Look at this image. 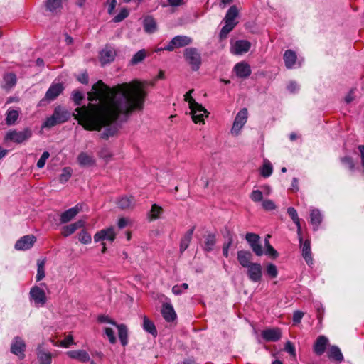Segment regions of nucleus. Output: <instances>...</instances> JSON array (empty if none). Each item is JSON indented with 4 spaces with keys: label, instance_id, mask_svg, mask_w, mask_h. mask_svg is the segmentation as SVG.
<instances>
[{
    "label": "nucleus",
    "instance_id": "61",
    "mask_svg": "<svg viewBox=\"0 0 364 364\" xmlns=\"http://www.w3.org/2000/svg\"><path fill=\"white\" fill-rule=\"evenodd\" d=\"M73 342V338L72 336H68L65 339L62 340L59 343V346L63 348H68L70 345H71Z\"/></svg>",
    "mask_w": 364,
    "mask_h": 364
},
{
    "label": "nucleus",
    "instance_id": "1",
    "mask_svg": "<svg viewBox=\"0 0 364 364\" xmlns=\"http://www.w3.org/2000/svg\"><path fill=\"white\" fill-rule=\"evenodd\" d=\"M146 96L144 84L139 80L118 84L113 87L99 80L87 93L90 102L98 103L76 108L75 118L86 130L100 131L104 128L100 136L107 139L118 130L114 122L117 119L125 120L134 110L142 109Z\"/></svg>",
    "mask_w": 364,
    "mask_h": 364
},
{
    "label": "nucleus",
    "instance_id": "31",
    "mask_svg": "<svg viewBox=\"0 0 364 364\" xmlns=\"http://www.w3.org/2000/svg\"><path fill=\"white\" fill-rule=\"evenodd\" d=\"M144 31L148 33H153L156 31L157 25L156 21L151 16H146L143 21Z\"/></svg>",
    "mask_w": 364,
    "mask_h": 364
},
{
    "label": "nucleus",
    "instance_id": "6",
    "mask_svg": "<svg viewBox=\"0 0 364 364\" xmlns=\"http://www.w3.org/2000/svg\"><path fill=\"white\" fill-rule=\"evenodd\" d=\"M30 299L36 306H43L47 301L46 295L43 289L38 286L33 287L29 292Z\"/></svg>",
    "mask_w": 364,
    "mask_h": 364
},
{
    "label": "nucleus",
    "instance_id": "64",
    "mask_svg": "<svg viewBox=\"0 0 364 364\" xmlns=\"http://www.w3.org/2000/svg\"><path fill=\"white\" fill-rule=\"evenodd\" d=\"M358 148L360 153L361 166L363 173H364V145H359Z\"/></svg>",
    "mask_w": 364,
    "mask_h": 364
},
{
    "label": "nucleus",
    "instance_id": "5",
    "mask_svg": "<svg viewBox=\"0 0 364 364\" xmlns=\"http://www.w3.org/2000/svg\"><path fill=\"white\" fill-rule=\"evenodd\" d=\"M247 115L248 112L246 108H242L240 112L237 114L232 129H231V133L234 135H238L242 129V128L244 127V125L246 124L247 120Z\"/></svg>",
    "mask_w": 364,
    "mask_h": 364
},
{
    "label": "nucleus",
    "instance_id": "41",
    "mask_svg": "<svg viewBox=\"0 0 364 364\" xmlns=\"http://www.w3.org/2000/svg\"><path fill=\"white\" fill-rule=\"evenodd\" d=\"M147 55L146 50L142 49L139 50L136 54L134 55L131 59L129 64L132 65H137L142 62Z\"/></svg>",
    "mask_w": 364,
    "mask_h": 364
},
{
    "label": "nucleus",
    "instance_id": "48",
    "mask_svg": "<svg viewBox=\"0 0 364 364\" xmlns=\"http://www.w3.org/2000/svg\"><path fill=\"white\" fill-rule=\"evenodd\" d=\"M161 213H162L161 207L157 205L156 204L152 205L151 212H150V219L156 220V219L159 218V217Z\"/></svg>",
    "mask_w": 364,
    "mask_h": 364
},
{
    "label": "nucleus",
    "instance_id": "59",
    "mask_svg": "<svg viewBox=\"0 0 364 364\" xmlns=\"http://www.w3.org/2000/svg\"><path fill=\"white\" fill-rule=\"evenodd\" d=\"M264 253L272 259H276L279 256L277 251L272 245L266 248Z\"/></svg>",
    "mask_w": 364,
    "mask_h": 364
},
{
    "label": "nucleus",
    "instance_id": "17",
    "mask_svg": "<svg viewBox=\"0 0 364 364\" xmlns=\"http://www.w3.org/2000/svg\"><path fill=\"white\" fill-rule=\"evenodd\" d=\"M116 56L115 50L107 46L100 53V60L102 65H105L112 62Z\"/></svg>",
    "mask_w": 364,
    "mask_h": 364
},
{
    "label": "nucleus",
    "instance_id": "51",
    "mask_svg": "<svg viewBox=\"0 0 364 364\" xmlns=\"http://www.w3.org/2000/svg\"><path fill=\"white\" fill-rule=\"evenodd\" d=\"M237 15H238V10H237V7L235 6H232L228 10L225 18L235 20V18L237 16Z\"/></svg>",
    "mask_w": 364,
    "mask_h": 364
},
{
    "label": "nucleus",
    "instance_id": "39",
    "mask_svg": "<svg viewBox=\"0 0 364 364\" xmlns=\"http://www.w3.org/2000/svg\"><path fill=\"white\" fill-rule=\"evenodd\" d=\"M19 117V112L16 109H8L6 114L5 122L9 126L15 124Z\"/></svg>",
    "mask_w": 364,
    "mask_h": 364
},
{
    "label": "nucleus",
    "instance_id": "57",
    "mask_svg": "<svg viewBox=\"0 0 364 364\" xmlns=\"http://www.w3.org/2000/svg\"><path fill=\"white\" fill-rule=\"evenodd\" d=\"M193 92V90H189L188 92H186L184 95V100L186 102L188 103L189 107H193L194 105H196L198 103L196 102V100L192 97V92Z\"/></svg>",
    "mask_w": 364,
    "mask_h": 364
},
{
    "label": "nucleus",
    "instance_id": "20",
    "mask_svg": "<svg viewBox=\"0 0 364 364\" xmlns=\"http://www.w3.org/2000/svg\"><path fill=\"white\" fill-rule=\"evenodd\" d=\"M233 70L236 75L240 78H247L251 74V69L250 65L245 62L237 63L234 66Z\"/></svg>",
    "mask_w": 364,
    "mask_h": 364
},
{
    "label": "nucleus",
    "instance_id": "15",
    "mask_svg": "<svg viewBox=\"0 0 364 364\" xmlns=\"http://www.w3.org/2000/svg\"><path fill=\"white\" fill-rule=\"evenodd\" d=\"M82 209V204L78 203L75 206L61 213L60 220L61 223H67L72 220Z\"/></svg>",
    "mask_w": 364,
    "mask_h": 364
},
{
    "label": "nucleus",
    "instance_id": "58",
    "mask_svg": "<svg viewBox=\"0 0 364 364\" xmlns=\"http://www.w3.org/2000/svg\"><path fill=\"white\" fill-rule=\"evenodd\" d=\"M286 352L289 353L291 356H296V349L294 344L291 341H287L284 346Z\"/></svg>",
    "mask_w": 364,
    "mask_h": 364
},
{
    "label": "nucleus",
    "instance_id": "29",
    "mask_svg": "<svg viewBox=\"0 0 364 364\" xmlns=\"http://www.w3.org/2000/svg\"><path fill=\"white\" fill-rule=\"evenodd\" d=\"M284 60L285 66L288 69H291L296 64V55L292 50H287L284 54Z\"/></svg>",
    "mask_w": 364,
    "mask_h": 364
},
{
    "label": "nucleus",
    "instance_id": "36",
    "mask_svg": "<svg viewBox=\"0 0 364 364\" xmlns=\"http://www.w3.org/2000/svg\"><path fill=\"white\" fill-rule=\"evenodd\" d=\"M118 329V336L120 342L123 346H125L128 343V330L124 324L116 325Z\"/></svg>",
    "mask_w": 364,
    "mask_h": 364
},
{
    "label": "nucleus",
    "instance_id": "25",
    "mask_svg": "<svg viewBox=\"0 0 364 364\" xmlns=\"http://www.w3.org/2000/svg\"><path fill=\"white\" fill-rule=\"evenodd\" d=\"M328 340L324 336H320L316 339L314 346V350L317 355H321L326 350L328 345Z\"/></svg>",
    "mask_w": 364,
    "mask_h": 364
},
{
    "label": "nucleus",
    "instance_id": "63",
    "mask_svg": "<svg viewBox=\"0 0 364 364\" xmlns=\"http://www.w3.org/2000/svg\"><path fill=\"white\" fill-rule=\"evenodd\" d=\"M355 89H351L349 91V92L346 95L345 102L347 104L350 103L351 102H353L355 100Z\"/></svg>",
    "mask_w": 364,
    "mask_h": 364
},
{
    "label": "nucleus",
    "instance_id": "9",
    "mask_svg": "<svg viewBox=\"0 0 364 364\" xmlns=\"http://www.w3.org/2000/svg\"><path fill=\"white\" fill-rule=\"evenodd\" d=\"M26 346L24 340L19 336H16L11 341L10 349L13 354L20 358H23L25 357L24 352L26 350Z\"/></svg>",
    "mask_w": 364,
    "mask_h": 364
},
{
    "label": "nucleus",
    "instance_id": "2",
    "mask_svg": "<svg viewBox=\"0 0 364 364\" xmlns=\"http://www.w3.org/2000/svg\"><path fill=\"white\" fill-rule=\"evenodd\" d=\"M70 117V113L65 108L58 106L55 108L53 114L43 122V128H51L57 124L67 122Z\"/></svg>",
    "mask_w": 364,
    "mask_h": 364
},
{
    "label": "nucleus",
    "instance_id": "10",
    "mask_svg": "<svg viewBox=\"0 0 364 364\" xmlns=\"http://www.w3.org/2000/svg\"><path fill=\"white\" fill-rule=\"evenodd\" d=\"M193 121L195 123H200L204 122V117H208V112L202 105L196 103L193 107H189Z\"/></svg>",
    "mask_w": 364,
    "mask_h": 364
},
{
    "label": "nucleus",
    "instance_id": "54",
    "mask_svg": "<svg viewBox=\"0 0 364 364\" xmlns=\"http://www.w3.org/2000/svg\"><path fill=\"white\" fill-rule=\"evenodd\" d=\"M104 332H105V335L107 336L109 342L112 344H114L117 341V339L114 336V331L111 328L105 327L104 328Z\"/></svg>",
    "mask_w": 364,
    "mask_h": 364
},
{
    "label": "nucleus",
    "instance_id": "49",
    "mask_svg": "<svg viewBox=\"0 0 364 364\" xmlns=\"http://www.w3.org/2000/svg\"><path fill=\"white\" fill-rule=\"evenodd\" d=\"M250 198L252 201H254L255 203L262 202L263 201V200H262L263 199V193L259 190H254L251 193Z\"/></svg>",
    "mask_w": 364,
    "mask_h": 364
},
{
    "label": "nucleus",
    "instance_id": "47",
    "mask_svg": "<svg viewBox=\"0 0 364 364\" xmlns=\"http://www.w3.org/2000/svg\"><path fill=\"white\" fill-rule=\"evenodd\" d=\"M79 241L82 244H89L92 241V237L90 234H89L86 230H82L78 235Z\"/></svg>",
    "mask_w": 364,
    "mask_h": 364
},
{
    "label": "nucleus",
    "instance_id": "7",
    "mask_svg": "<svg viewBox=\"0 0 364 364\" xmlns=\"http://www.w3.org/2000/svg\"><path fill=\"white\" fill-rule=\"evenodd\" d=\"M245 239L249 243L253 252L257 256H262L264 254L262 245L260 242V237L258 235L255 233H247Z\"/></svg>",
    "mask_w": 364,
    "mask_h": 364
},
{
    "label": "nucleus",
    "instance_id": "50",
    "mask_svg": "<svg viewBox=\"0 0 364 364\" xmlns=\"http://www.w3.org/2000/svg\"><path fill=\"white\" fill-rule=\"evenodd\" d=\"M84 98L83 94L79 90H74L72 92V100L77 105H80L82 100Z\"/></svg>",
    "mask_w": 364,
    "mask_h": 364
},
{
    "label": "nucleus",
    "instance_id": "4",
    "mask_svg": "<svg viewBox=\"0 0 364 364\" xmlns=\"http://www.w3.org/2000/svg\"><path fill=\"white\" fill-rule=\"evenodd\" d=\"M184 58L193 70H198L201 65L200 53L196 48H187L184 50Z\"/></svg>",
    "mask_w": 364,
    "mask_h": 364
},
{
    "label": "nucleus",
    "instance_id": "34",
    "mask_svg": "<svg viewBox=\"0 0 364 364\" xmlns=\"http://www.w3.org/2000/svg\"><path fill=\"white\" fill-rule=\"evenodd\" d=\"M16 76L14 73H10L5 74L4 76L3 88L5 90H10L16 84Z\"/></svg>",
    "mask_w": 364,
    "mask_h": 364
},
{
    "label": "nucleus",
    "instance_id": "33",
    "mask_svg": "<svg viewBox=\"0 0 364 364\" xmlns=\"http://www.w3.org/2000/svg\"><path fill=\"white\" fill-rule=\"evenodd\" d=\"M77 161L82 166H90L95 164V159L92 156L85 152H81L77 156Z\"/></svg>",
    "mask_w": 364,
    "mask_h": 364
},
{
    "label": "nucleus",
    "instance_id": "35",
    "mask_svg": "<svg viewBox=\"0 0 364 364\" xmlns=\"http://www.w3.org/2000/svg\"><path fill=\"white\" fill-rule=\"evenodd\" d=\"M194 232V228L188 230L184 236L182 237L180 243V250L181 252H184L189 246L191 241L192 236Z\"/></svg>",
    "mask_w": 364,
    "mask_h": 364
},
{
    "label": "nucleus",
    "instance_id": "12",
    "mask_svg": "<svg viewBox=\"0 0 364 364\" xmlns=\"http://www.w3.org/2000/svg\"><path fill=\"white\" fill-rule=\"evenodd\" d=\"M36 240V238L33 235H25L16 241L15 244V248L17 250H29L33 247Z\"/></svg>",
    "mask_w": 364,
    "mask_h": 364
},
{
    "label": "nucleus",
    "instance_id": "3",
    "mask_svg": "<svg viewBox=\"0 0 364 364\" xmlns=\"http://www.w3.org/2000/svg\"><path fill=\"white\" fill-rule=\"evenodd\" d=\"M31 136L32 131L28 127L22 130L10 129L6 133L4 141L20 144L26 142Z\"/></svg>",
    "mask_w": 364,
    "mask_h": 364
},
{
    "label": "nucleus",
    "instance_id": "42",
    "mask_svg": "<svg viewBox=\"0 0 364 364\" xmlns=\"http://www.w3.org/2000/svg\"><path fill=\"white\" fill-rule=\"evenodd\" d=\"M73 169L70 167H65L62 170V173L59 176V181L61 183H66L71 177Z\"/></svg>",
    "mask_w": 364,
    "mask_h": 364
},
{
    "label": "nucleus",
    "instance_id": "14",
    "mask_svg": "<svg viewBox=\"0 0 364 364\" xmlns=\"http://www.w3.org/2000/svg\"><path fill=\"white\" fill-rule=\"evenodd\" d=\"M36 356L39 364L52 363V353L43 345H40L36 348Z\"/></svg>",
    "mask_w": 364,
    "mask_h": 364
},
{
    "label": "nucleus",
    "instance_id": "56",
    "mask_svg": "<svg viewBox=\"0 0 364 364\" xmlns=\"http://www.w3.org/2000/svg\"><path fill=\"white\" fill-rule=\"evenodd\" d=\"M129 15V11L126 9H122L119 13L114 16L113 21L116 23L121 22Z\"/></svg>",
    "mask_w": 364,
    "mask_h": 364
},
{
    "label": "nucleus",
    "instance_id": "26",
    "mask_svg": "<svg viewBox=\"0 0 364 364\" xmlns=\"http://www.w3.org/2000/svg\"><path fill=\"white\" fill-rule=\"evenodd\" d=\"M135 204L136 200L133 196H122L117 202V206L122 210L133 208Z\"/></svg>",
    "mask_w": 364,
    "mask_h": 364
},
{
    "label": "nucleus",
    "instance_id": "53",
    "mask_svg": "<svg viewBox=\"0 0 364 364\" xmlns=\"http://www.w3.org/2000/svg\"><path fill=\"white\" fill-rule=\"evenodd\" d=\"M262 206L263 209L267 211L275 210L277 208L275 203L272 200L269 199L264 200L262 202Z\"/></svg>",
    "mask_w": 364,
    "mask_h": 364
},
{
    "label": "nucleus",
    "instance_id": "44",
    "mask_svg": "<svg viewBox=\"0 0 364 364\" xmlns=\"http://www.w3.org/2000/svg\"><path fill=\"white\" fill-rule=\"evenodd\" d=\"M45 263H46V262L44 259L38 260V262H37L38 269H37V274H36V281L37 282L42 280L45 277V270H44Z\"/></svg>",
    "mask_w": 364,
    "mask_h": 364
},
{
    "label": "nucleus",
    "instance_id": "45",
    "mask_svg": "<svg viewBox=\"0 0 364 364\" xmlns=\"http://www.w3.org/2000/svg\"><path fill=\"white\" fill-rule=\"evenodd\" d=\"M266 273L270 278H276L278 275L277 266L272 263H268L266 266Z\"/></svg>",
    "mask_w": 364,
    "mask_h": 364
},
{
    "label": "nucleus",
    "instance_id": "32",
    "mask_svg": "<svg viewBox=\"0 0 364 364\" xmlns=\"http://www.w3.org/2000/svg\"><path fill=\"white\" fill-rule=\"evenodd\" d=\"M46 9L52 14H57L62 8V0H46Z\"/></svg>",
    "mask_w": 364,
    "mask_h": 364
},
{
    "label": "nucleus",
    "instance_id": "11",
    "mask_svg": "<svg viewBox=\"0 0 364 364\" xmlns=\"http://www.w3.org/2000/svg\"><path fill=\"white\" fill-rule=\"evenodd\" d=\"M247 274L252 282H259L262 278V267L259 263H252L247 267Z\"/></svg>",
    "mask_w": 364,
    "mask_h": 364
},
{
    "label": "nucleus",
    "instance_id": "30",
    "mask_svg": "<svg viewBox=\"0 0 364 364\" xmlns=\"http://www.w3.org/2000/svg\"><path fill=\"white\" fill-rule=\"evenodd\" d=\"M310 218L311 223L314 226V230H317L323 219L321 211L318 209H312L311 211Z\"/></svg>",
    "mask_w": 364,
    "mask_h": 364
},
{
    "label": "nucleus",
    "instance_id": "8",
    "mask_svg": "<svg viewBox=\"0 0 364 364\" xmlns=\"http://www.w3.org/2000/svg\"><path fill=\"white\" fill-rule=\"evenodd\" d=\"M192 43V39L186 36H176L164 47L168 51H173L175 48L184 47Z\"/></svg>",
    "mask_w": 364,
    "mask_h": 364
},
{
    "label": "nucleus",
    "instance_id": "27",
    "mask_svg": "<svg viewBox=\"0 0 364 364\" xmlns=\"http://www.w3.org/2000/svg\"><path fill=\"white\" fill-rule=\"evenodd\" d=\"M301 252L302 256L305 259L306 264L311 267L313 264V258L311 255L310 240H306L301 245Z\"/></svg>",
    "mask_w": 364,
    "mask_h": 364
},
{
    "label": "nucleus",
    "instance_id": "21",
    "mask_svg": "<svg viewBox=\"0 0 364 364\" xmlns=\"http://www.w3.org/2000/svg\"><path fill=\"white\" fill-rule=\"evenodd\" d=\"M85 225V221L79 220L75 223L65 225L62 228L61 234L63 237H68L74 233L77 229L83 228Z\"/></svg>",
    "mask_w": 364,
    "mask_h": 364
},
{
    "label": "nucleus",
    "instance_id": "28",
    "mask_svg": "<svg viewBox=\"0 0 364 364\" xmlns=\"http://www.w3.org/2000/svg\"><path fill=\"white\" fill-rule=\"evenodd\" d=\"M287 213L291 217L294 223L296 224L297 227V234L299 235V240L301 245L302 244V237H301V227L299 221V218L298 217L297 212L294 208L289 207L287 209Z\"/></svg>",
    "mask_w": 364,
    "mask_h": 364
},
{
    "label": "nucleus",
    "instance_id": "38",
    "mask_svg": "<svg viewBox=\"0 0 364 364\" xmlns=\"http://www.w3.org/2000/svg\"><path fill=\"white\" fill-rule=\"evenodd\" d=\"M328 356L330 359H333L336 362L341 363L343 360V354L338 347L333 346L329 349Z\"/></svg>",
    "mask_w": 364,
    "mask_h": 364
},
{
    "label": "nucleus",
    "instance_id": "52",
    "mask_svg": "<svg viewBox=\"0 0 364 364\" xmlns=\"http://www.w3.org/2000/svg\"><path fill=\"white\" fill-rule=\"evenodd\" d=\"M235 28L234 25L226 24L222 28L220 33V38L221 39L225 38L228 34Z\"/></svg>",
    "mask_w": 364,
    "mask_h": 364
},
{
    "label": "nucleus",
    "instance_id": "46",
    "mask_svg": "<svg viewBox=\"0 0 364 364\" xmlns=\"http://www.w3.org/2000/svg\"><path fill=\"white\" fill-rule=\"evenodd\" d=\"M341 161L343 164V165L350 170V171H354L355 166V164L353 162V160L351 157L349 156H344L341 159Z\"/></svg>",
    "mask_w": 364,
    "mask_h": 364
},
{
    "label": "nucleus",
    "instance_id": "62",
    "mask_svg": "<svg viewBox=\"0 0 364 364\" xmlns=\"http://www.w3.org/2000/svg\"><path fill=\"white\" fill-rule=\"evenodd\" d=\"M287 90L291 93H295L299 90V86L296 82L291 81L287 85Z\"/></svg>",
    "mask_w": 364,
    "mask_h": 364
},
{
    "label": "nucleus",
    "instance_id": "23",
    "mask_svg": "<svg viewBox=\"0 0 364 364\" xmlns=\"http://www.w3.org/2000/svg\"><path fill=\"white\" fill-rule=\"evenodd\" d=\"M237 259L240 264L245 268H247L253 262H252V255L250 252L247 250H240L237 252Z\"/></svg>",
    "mask_w": 364,
    "mask_h": 364
},
{
    "label": "nucleus",
    "instance_id": "13",
    "mask_svg": "<svg viewBox=\"0 0 364 364\" xmlns=\"http://www.w3.org/2000/svg\"><path fill=\"white\" fill-rule=\"evenodd\" d=\"M116 233L114 228L110 227L106 229H102L98 231L94 235V240L95 242H98L102 240H109L113 242L115 239Z\"/></svg>",
    "mask_w": 364,
    "mask_h": 364
},
{
    "label": "nucleus",
    "instance_id": "19",
    "mask_svg": "<svg viewBox=\"0 0 364 364\" xmlns=\"http://www.w3.org/2000/svg\"><path fill=\"white\" fill-rule=\"evenodd\" d=\"M262 337L266 341L275 342L279 341L282 337V332L279 328H269L262 331Z\"/></svg>",
    "mask_w": 364,
    "mask_h": 364
},
{
    "label": "nucleus",
    "instance_id": "43",
    "mask_svg": "<svg viewBox=\"0 0 364 364\" xmlns=\"http://www.w3.org/2000/svg\"><path fill=\"white\" fill-rule=\"evenodd\" d=\"M273 168L269 161L264 162V165L260 169V174L264 178L269 177L272 173Z\"/></svg>",
    "mask_w": 364,
    "mask_h": 364
},
{
    "label": "nucleus",
    "instance_id": "22",
    "mask_svg": "<svg viewBox=\"0 0 364 364\" xmlns=\"http://www.w3.org/2000/svg\"><path fill=\"white\" fill-rule=\"evenodd\" d=\"M63 89L64 87L61 83L53 84L47 90L45 98L48 101H53L59 96Z\"/></svg>",
    "mask_w": 364,
    "mask_h": 364
},
{
    "label": "nucleus",
    "instance_id": "16",
    "mask_svg": "<svg viewBox=\"0 0 364 364\" xmlns=\"http://www.w3.org/2000/svg\"><path fill=\"white\" fill-rule=\"evenodd\" d=\"M163 318L167 322H173L177 318L173 306L170 303L163 304L161 309Z\"/></svg>",
    "mask_w": 364,
    "mask_h": 364
},
{
    "label": "nucleus",
    "instance_id": "60",
    "mask_svg": "<svg viewBox=\"0 0 364 364\" xmlns=\"http://www.w3.org/2000/svg\"><path fill=\"white\" fill-rule=\"evenodd\" d=\"M97 320L100 323H110L116 326L117 325L114 321L111 319L108 316L100 315L98 316Z\"/></svg>",
    "mask_w": 364,
    "mask_h": 364
},
{
    "label": "nucleus",
    "instance_id": "18",
    "mask_svg": "<svg viewBox=\"0 0 364 364\" xmlns=\"http://www.w3.org/2000/svg\"><path fill=\"white\" fill-rule=\"evenodd\" d=\"M251 46V43L245 40L237 41L231 48V53L235 55H241L247 53Z\"/></svg>",
    "mask_w": 364,
    "mask_h": 364
},
{
    "label": "nucleus",
    "instance_id": "24",
    "mask_svg": "<svg viewBox=\"0 0 364 364\" xmlns=\"http://www.w3.org/2000/svg\"><path fill=\"white\" fill-rule=\"evenodd\" d=\"M66 354L72 359L77 360L82 363H85L90 360V355L87 352L84 350H70Z\"/></svg>",
    "mask_w": 364,
    "mask_h": 364
},
{
    "label": "nucleus",
    "instance_id": "40",
    "mask_svg": "<svg viewBox=\"0 0 364 364\" xmlns=\"http://www.w3.org/2000/svg\"><path fill=\"white\" fill-rule=\"evenodd\" d=\"M143 328L144 331L151 333L154 336L157 335V330L154 323L146 316H144L143 318Z\"/></svg>",
    "mask_w": 364,
    "mask_h": 364
},
{
    "label": "nucleus",
    "instance_id": "55",
    "mask_svg": "<svg viewBox=\"0 0 364 364\" xmlns=\"http://www.w3.org/2000/svg\"><path fill=\"white\" fill-rule=\"evenodd\" d=\"M49 156H50L49 152L44 151L37 162V164H36L37 167L38 168H43L46 164V162L47 159L49 158Z\"/></svg>",
    "mask_w": 364,
    "mask_h": 364
},
{
    "label": "nucleus",
    "instance_id": "37",
    "mask_svg": "<svg viewBox=\"0 0 364 364\" xmlns=\"http://www.w3.org/2000/svg\"><path fill=\"white\" fill-rule=\"evenodd\" d=\"M216 243V238L214 234H208L205 237L203 249L205 252H211Z\"/></svg>",
    "mask_w": 364,
    "mask_h": 364
}]
</instances>
